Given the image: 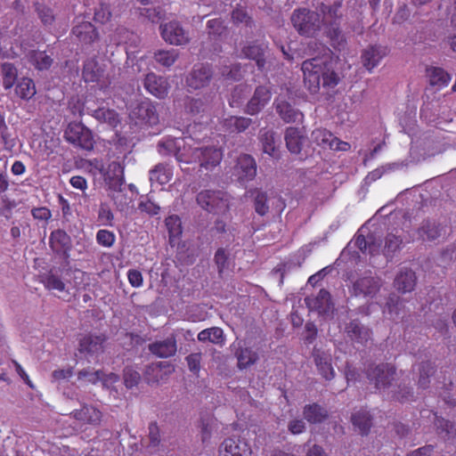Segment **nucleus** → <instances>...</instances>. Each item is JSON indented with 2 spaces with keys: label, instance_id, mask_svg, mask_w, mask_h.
Listing matches in <instances>:
<instances>
[{
  "label": "nucleus",
  "instance_id": "nucleus-1",
  "mask_svg": "<svg viewBox=\"0 0 456 456\" xmlns=\"http://www.w3.org/2000/svg\"><path fill=\"white\" fill-rule=\"evenodd\" d=\"M304 85L311 94H316L321 88L332 89L339 83V77L332 63L327 58L314 57L303 61Z\"/></svg>",
  "mask_w": 456,
  "mask_h": 456
},
{
  "label": "nucleus",
  "instance_id": "nucleus-2",
  "mask_svg": "<svg viewBox=\"0 0 456 456\" xmlns=\"http://www.w3.org/2000/svg\"><path fill=\"white\" fill-rule=\"evenodd\" d=\"M341 7L342 3L340 1L334 2L332 4H322L320 5V12L322 14L321 21L325 28L327 37L330 39L333 45L336 44L340 45L345 42L340 28L342 19Z\"/></svg>",
  "mask_w": 456,
  "mask_h": 456
},
{
  "label": "nucleus",
  "instance_id": "nucleus-3",
  "mask_svg": "<svg viewBox=\"0 0 456 456\" xmlns=\"http://www.w3.org/2000/svg\"><path fill=\"white\" fill-rule=\"evenodd\" d=\"M290 20L297 33L305 37H314L322 28L320 14L308 8L295 9Z\"/></svg>",
  "mask_w": 456,
  "mask_h": 456
},
{
  "label": "nucleus",
  "instance_id": "nucleus-4",
  "mask_svg": "<svg viewBox=\"0 0 456 456\" xmlns=\"http://www.w3.org/2000/svg\"><path fill=\"white\" fill-rule=\"evenodd\" d=\"M198 205L208 213L224 214L229 210L228 195L221 191L204 190L196 196Z\"/></svg>",
  "mask_w": 456,
  "mask_h": 456
},
{
  "label": "nucleus",
  "instance_id": "nucleus-5",
  "mask_svg": "<svg viewBox=\"0 0 456 456\" xmlns=\"http://www.w3.org/2000/svg\"><path fill=\"white\" fill-rule=\"evenodd\" d=\"M91 166L102 176L110 190L120 191L124 182V167L119 162L112 161L105 166L102 160L94 159Z\"/></svg>",
  "mask_w": 456,
  "mask_h": 456
},
{
  "label": "nucleus",
  "instance_id": "nucleus-6",
  "mask_svg": "<svg viewBox=\"0 0 456 456\" xmlns=\"http://www.w3.org/2000/svg\"><path fill=\"white\" fill-rule=\"evenodd\" d=\"M67 142L86 151H91L94 145L92 132L81 122H70L65 132Z\"/></svg>",
  "mask_w": 456,
  "mask_h": 456
},
{
  "label": "nucleus",
  "instance_id": "nucleus-7",
  "mask_svg": "<svg viewBox=\"0 0 456 456\" xmlns=\"http://www.w3.org/2000/svg\"><path fill=\"white\" fill-rule=\"evenodd\" d=\"M396 376V369L390 363L370 364L366 370V377L379 390L388 388Z\"/></svg>",
  "mask_w": 456,
  "mask_h": 456
},
{
  "label": "nucleus",
  "instance_id": "nucleus-8",
  "mask_svg": "<svg viewBox=\"0 0 456 456\" xmlns=\"http://www.w3.org/2000/svg\"><path fill=\"white\" fill-rule=\"evenodd\" d=\"M222 159L223 151L220 148L207 146L193 149L190 160L198 163L200 169L211 171L221 163Z\"/></svg>",
  "mask_w": 456,
  "mask_h": 456
},
{
  "label": "nucleus",
  "instance_id": "nucleus-9",
  "mask_svg": "<svg viewBox=\"0 0 456 456\" xmlns=\"http://www.w3.org/2000/svg\"><path fill=\"white\" fill-rule=\"evenodd\" d=\"M241 55L246 59L254 61L258 70L263 71L270 56V49L267 43L255 40L248 42L242 47Z\"/></svg>",
  "mask_w": 456,
  "mask_h": 456
},
{
  "label": "nucleus",
  "instance_id": "nucleus-10",
  "mask_svg": "<svg viewBox=\"0 0 456 456\" xmlns=\"http://www.w3.org/2000/svg\"><path fill=\"white\" fill-rule=\"evenodd\" d=\"M70 417L81 426L96 428L102 423L103 412L97 405L84 403L79 409L72 411Z\"/></svg>",
  "mask_w": 456,
  "mask_h": 456
},
{
  "label": "nucleus",
  "instance_id": "nucleus-11",
  "mask_svg": "<svg viewBox=\"0 0 456 456\" xmlns=\"http://www.w3.org/2000/svg\"><path fill=\"white\" fill-rule=\"evenodd\" d=\"M219 456H251L252 449L248 442L240 436L225 438L219 446Z\"/></svg>",
  "mask_w": 456,
  "mask_h": 456
},
{
  "label": "nucleus",
  "instance_id": "nucleus-12",
  "mask_svg": "<svg viewBox=\"0 0 456 456\" xmlns=\"http://www.w3.org/2000/svg\"><path fill=\"white\" fill-rule=\"evenodd\" d=\"M49 247L58 256L68 260L72 249V240L62 229H56L50 233Z\"/></svg>",
  "mask_w": 456,
  "mask_h": 456
},
{
  "label": "nucleus",
  "instance_id": "nucleus-13",
  "mask_svg": "<svg viewBox=\"0 0 456 456\" xmlns=\"http://www.w3.org/2000/svg\"><path fill=\"white\" fill-rule=\"evenodd\" d=\"M159 28L162 38L170 45H183L190 41L188 32L177 20L161 24Z\"/></svg>",
  "mask_w": 456,
  "mask_h": 456
},
{
  "label": "nucleus",
  "instance_id": "nucleus-14",
  "mask_svg": "<svg viewBox=\"0 0 456 456\" xmlns=\"http://www.w3.org/2000/svg\"><path fill=\"white\" fill-rule=\"evenodd\" d=\"M233 175L240 183L253 180L256 175V163L249 154L238 157L233 168Z\"/></svg>",
  "mask_w": 456,
  "mask_h": 456
},
{
  "label": "nucleus",
  "instance_id": "nucleus-15",
  "mask_svg": "<svg viewBox=\"0 0 456 456\" xmlns=\"http://www.w3.org/2000/svg\"><path fill=\"white\" fill-rule=\"evenodd\" d=\"M313 140L323 148H330L334 151H346L350 149V144L339 140L332 133L325 128H318L312 133Z\"/></svg>",
  "mask_w": 456,
  "mask_h": 456
},
{
  "label": "nucleus",
  "instance_id": "nucleus-16",
  "mask_svg": "<svg viewBox=\"0 0 456 456\" xmlns=\"http://www.w3.org/2000/svg\"><path fill=\"white\" fill-rule=\"evenodd\" d=\"M131 116L138 119L141 123L149 126H154L159 122V114L156 106L149 99H145L137 103L132 110Z\"/></svg>",
  "mask_w": 456,
  "mask_h": 456
},
{
  "label": "nucleus",
  "instance_id": "nucleus-17",
  "mask_svg": "<svg viewBox=\"0 0 456 456\" xmlns=\"http://www.w3.org/2000/svg\"><path fill=\"white\" fill-rule=\"evenodd\" d=\"M213 76L212 69L208 64H197L186 78L187 86L194 90L207 86Z\"/></svg>",
  "mask_w": 456,
  "mask_h": 456
},
{
  "label": "nucleus",
  "instance_id": "nucleus-18",
  "mask_svg": "<svg viewBox=\"0 0 456 456\" xmlns=\"http://www.w3.org/2000/svg\"><path fill=\"white\" fill-rule=\"evenodd\" d=\"M143 86L148 93L159 99L166 98L170 89L168 79L153 72L145 76Z\"/></svg>",
  "mask_w": 456,
  "mask_h": 456
},
{
  "label": "nucleus",
  "instance_id": "nucleus-19",
  "mask_svg": "<svg viewBox=\"0 0 456 456\" xmlns=\"http://www.w3.org/2000/svg\"><path fill=\"white\" fill-rule=\"evenodd\" d=\"M381 287V280L373 276H363L357 279L353 284L355 296L370 297L376 296Z\"/></svg>",
  "mask_w": 456,
  "mask_h": 456
},
{
  "label": "nucleus",
  "instance_id": "nucleus-20",
  "mask_svg": "<svg viewBox=\"0 0 456 456\" xmlns=\"http://www.w3.org/2000/svg\"><path fill=\"white\" fill-rule=\"evenodd\" d=\"M107 341L105 334H86L79 341V352L91 356L98 355L104 351V344Z\"/></svg>",
  "mask_w": 456,
  "mask_h": 456
},
{
  "label": "nucleus",
  "instance_id": "nucleus-21",
  "mask_svg": "<svg viewBox=\"0 0 456 456\" xmlns=\"http://www.w3.org/2000/svg\"><path fill=\"white\" fill-rule=\"evenodd\" d=\"M71 35L83 45H91L99 38L97 28L93 23L86 20L75 24L71 29Z\"/></svg>",
  "mask_w": 456,
  "mask_h": 456
},
{
  "label": "nucleus",
  "instance_id": "nucleus-22",
  "mask_svg": "<svg viewBox=\"0 0 456 456\" xmlns=\"http://www.w3.org/2000/svg\"><path fill=\"white\" fill-rule=\"evenodd\" d=\"M305 303L307 308L312 312H317L319 314H326L331 307V297L328 290L322 289L315 296L306 297Z\"/></svg>",
  "mask_w": 456,
  "mask_h": 456
},
{
  "label": "nucleus",
  "instance_id": "nucleus-23",
  "mask_svg": "<svg viewBox=\"0 0 456 456\" xmlns=\"http://www.w3.org/2000/svg\"><path fill=\"white\" fill-rule=\"evenodd\" d=\"M271 97L272 94L269 88L264 86H257L255 89L252 98L246 106V113L249 115L257 114L269 102Z\"/></svg>",
  "mask_w": 456,
  "mask_h": 456
},
{
  "label": "nucleus",
  "instance_id": "nucleus-24",
  "mask_svg": "<svg viewBox=\"0 0 456 456\" xmlns=\"http://www.w3.org/2000/svg\"><path fill=\"white\" fill-rule=\"evenodd\" d=\"M416 283V273L411 269L403 267L395 275L393 285L398 292L405 294L413 291Z\"/></svg>",
  "mask_w": 456,
  "mask_h": 456
},
{
  "label": "nucleus",
  "instance_id": "nucleus-25",
  "mask_svg": "<svg viewBox=\"0 0 456 456\" xmlns=\"http://www.w3.org/2000/svg\"><path fill=\"white\" fill-rule=\"evenodd\" d=\"M313 357L319 374L326 380H331L335 377V370L331 363V354L314 348Z\"/></svg>",
  "mask_w": 456,
  "mask_h": 456
},
{
  "label": "nucleus",
  "instance_id": "nucleus-26",
  "mask_svg": "<svg viewBox=\"0 0 456 456\" xmlns=\"http://www.w3.org/2000/svg\"><path fill=\"white\" fill-rule=\"evenodd\" d=\"M184 142L181 138L167 137L158 143L159 152L165 155H174L178 162L190 163L191 160L183 157L181 148Z\"/></svg>",
  "mask_w": 456,
  "mask_h": 456
},
{
  "label": "nucleus",
  "instance_id": "nucleus-27",
  "mask_svg": "<svg viewBox=\"0 0 456 456\" xmlns=\"http://www.w3.org/2000/svg\"><path fill=\"white\" fill-rule=\"evenodd\" d=\"M387 54V48L382 45H370L362 53V61L363 66L371 71L379 65L380 61Z\"/></svg>",
  "mask_w": 456,
  "mask_h": 456
},
{
  "label": "nucleus",
  "instance_id": "nucleus-28",
  "mask_svg": "<svg viewBox=\"0 0 456 456\" xmlns=\"http://www.w3.org/2000/svg\"><path fill=\"white\" fill-rule=\"evenodd\" d=\"M105 69L97 61L96 58H90L85 61L82 69V77L86 83L102 82Z\"/></svg>",
  "mask_w": 456,
  "mask_h": 456
},
{
  "label": "nucleus",
  "instance_id": "nucleus-29",
  "mask_svg": "<svg viewBox=\"0 0 456 456\" xmlns=\"http://www.w3.org/2000/svg\"><path fill=\"white\" fill-rule=\"evenodd\" d=\"M151 353L160 358H167L175 354L177 350L176 339L174 335L162 341L149 345Z\"/></svg>",
  "mask_w": 456,
  "mask_h": 456
},
{
  "label": "nucleus",
  "instance_id": "nucleus-30",
  "mask_svg": "<svg viewBox=\"0 0 456 456\" xmlns=\"http://www.w3.org/2000/svg\"><path fill=\"white\" fill-rule=\"evenodd\" d=\"M274 104L276 112L285 123L302 121L304 118L303 113L295 109L289 102L283 100H276Z\"/></svg>",
  "mask_w": 456,
  "mask_h": 456
},
{
  "label": "nucleus",
  "instance_id": "nucleus-31",
  "mask_svg": "<svg viewBox=\"0 0 456 456\" xmlns=\"http://www.w3.org/2000/svg\"><path fill=\"white\" fill-rule=\"evenodd\" d=\"M303 415L305 419L311 424L322 423L329 417L326 408L316 403L306 404L303 409Z\"/></svg>",
  "mask_w": 456,
  "mask_h": 456
},
{
  "label": "nucleus",
  "instance_id": "nucleus-32",
  "mask_svg": "<svg viewBox=\"0 0 456 456\" xmlns=\"http://www.w3.org/2000/svg\"><path fill=\"white\" fill-rule=\"evenodd\" d=\"M305 136L299 128L289 126L285 132V142L288 150L294 154H298L302 150Z\"/></svg>",
  "mask_w": 456,
  "mask_h": 456
},
{
  "label": "nucleus",
  "instance_id": "nucleus-33",
  "mask_svg": "<svg viewBox=\"0 0 456 456\" xmlns=\"http://www.w3.org/2000/svg\"><path fill=\"white\" fill-rule=\"evenodd\" d=\"M345 331L352 340L361 344L368 341L370 336V330L362 326L358 320H353L346 324Z\"/></svg>",
  "mask_w": 456,
  "mask_h": 456
},
{
  "label": "nucleus",
  "instance_id": "nucleus-34",
  "mask_svg": "<svg viewBox=\"0 0 456 456\" xmlns=\"http://www.w3.org/2000/svg\"><path fill=\"white\" fill-rule=\"evenodd\" d=\"M252 124V119L245 117L231 116L223 122V126L230 134L244 132Z\"/></svg>",
  "mask_w": 456,
  "mask_h": 456
},
{
  "label": "nucleus",
  "instance_id": "nucleus-35",
  "mask_svg": "<svg viewBox=\"0 0 456 456\" xmlns=\"http://www.w3.org/2000/svg\"><path fill=\"white\" fill-rule=\"evenodd\" d=\"M14 92L21 100L28 101L33 98L37 93L36 85L33 79L28 77H22L17 81Z\"/></svg>",
  "mask_w": 456,
  "mask_h": 456
},
{
  "label": "nucleus",
  "instance_id": "nucleus-36",
  "mask_svg": "<svg viewBox=\"0 0 456 456\" xmlns=\"http://www.w3.org/2000/svg\"><path fill=\"white\" fill-rule=\"evenodd\" d=\"M351 421L361 435H367L371 428V416L366 410H360L352 414Z\"/></svg>",
  "mask_w": 456,
  "mask_h": 456
},
{
  "label": "nucleus",
  "instance_id": "nucleus-37",
  "mask_svg": "<svg viewBox=\"0 0 456 456\" xmlns=\"http://www.w3.org/2000/svg\"><path fill=\"white\" fill-rule=\"evenodd\" d=\"M427 74L429 77L430 85L434 86L445 87L452 79L451 75L440 67L427 69Z\"/></svg>",
  "mask_w": 456,
  "mask_h": 456
},
{
  "label": "nucleus",
  "instance_id": "nucleus-38",
  "mask_svg": "<svg viewBox=\"0 0 456 456\" xmlns=\"http://www.w3.org/2000/svg\"><path fill=\"white\" fill-rule=\"evenodd\" d=\"M1 75L3 79V87L4 90H10L16 85L18 79V69L13 63L4 62L1 65Z\"/></svg>",
  "mask_w": 456,
  "mask_h": 456
},
{
  "label": "nucleus",
  "instance_id": "nucleus-39",
  "mask_svg": "<svg viewBox=\"0 0 456 456\" xmlns=\"http://www.w3.org/2000/svg\"><path fill=\"white\" fill-rule=\"evenodd\" d=\"M172 171L170 167L166 165L159 163L150 171V180L155 181L159 184H166L172 179Z\"/></svg>",
  "mask_w": 456,
  "mask_h": 456
},
{
  "label": "nucleus",
  "instance_id": "nucleus-40",
  "mask_svg": "<svg viewBox=\"0 0 456 456\" xmlns=\"http://www.w3.org/2000/svg\"><path fill=\"white\" fill-rule=\"evenodd\" d=\"M93 116L102 123H106L112 127H116L119 123L118 114L108 108H99L94 111Z\"/></svg>",
  "mask_w": 456,
  "mask_h": 456
},
{
  "label": "nucleus",
  "instance_id": "nucleus-41",
  "mask_svg": "<svg viewBox=\"0 0 456 456\" xmlns=\"http://www.w3.org/2000/svg\"><path fill=\"white\" fill-rule=\"evenodd\" d=\"M42 282L45 288L48 290L63 292L66 289L64 281L58 273L53 272V270H50L48 272V273L44 277Z\"/></svg>",
  "mask_w": 456,
  "mask_h": 456
},
{
  "label": "nucleus",
  "instance_id": "nucleus-42",
  "mask_svg": "<svg viewBox=\"0 0 456 456\" xmlns=\"http://www.w3.org/2000/svg\"><path fill=\"white\" fill-rule=\"evenodd\" d=\"M260 141L262 142L265 153L273 158L278 157V149L275 145L274 132L272 130L265 131L261 134Z\"/></svg>",
  "mask_w": 456,
  "mask_h": 456
},
{
  "label": "nucleus",
  "instance_id": "nucleus-43",
  "mask_svg": "<svg viewBox=\"0 0 456 456\" xmlns=\"http://www.w3.org/2000/svg\"><path fill=\"white\" fill-rule=\"evenodd\" d=\"M179 53L177 50H159L154 54L155 61L163 67H171L178 59Z\"/></svg>",
  "mask_w": 456,
  "mask_h": 456
},
{
  "label": "nucleus",
  "instance_id": "nucleus-44",
  "mask_svg": "<svg viewBox=\"0 0 456 456\" xmlns=\"http://www.w3.org/2000/svg\"><path fill=\"white\" fill-rule=\"evenodd\" d=\"M236 357L238 360V367L240 370L249 367L257 360L256 353L248 347L240 348L236 353Z\"/></svg>",
  "mask_w": 456,
  "mask_h": 456
},
{
  "label": "nucleus",
  "instance_id": "nucleus-45",
  "mask_svg": "<svg viewBox=\"0 0 456 456\" xmlns=\"http://www.w3.org/2000/svg\"><path fill=\"white\" fill-rule=\"evenodd\" d=\"M419 377L418 379V386L419 388L426 389L428 387L430 380L429 378L435 372V366L430 361L423 362L419 366Z\"/></svg>",
  "mask_w": 456,
  "mask_h": 456
},
{
  "label": "nucleus",
  "instance_id": "nucleus-46",
  "mask_svg": "<svg viewBox=\"0 0 456 456\" xmlns=\"http://www.w3.org/2000/svg\"><path fill=\"white\" fill-rule=\"evenodd\" d=\"M207 30L210 38L217 39L226 34L227 27L222 19L216 18L208 20Z\"/></svg>",
  "mask_w": 456,
  "mask_h": 456
},
{
  "label": "nucleus",
  "instance_id": "nucleus-47",
  "mask_svg": "<svg viewBox=\"0 0 456 456\" xmlns=\"http://www.w3.org/2000/svg\"><path fill=\"white\" fill-rule=\"evenodd\" d=\"M442 227L435 222L427 221L419 229V234L428 240H435L441 236Z\"/></svg>",
  "mask_w": 456,
  "mask_h": 456
},
{
  "label": "nucleus",
  "instance_id": "nucleus-48",
  "mask_svg": "<svg viewBox=\"0 0 456 456\" xmlns=\"http://www.w3.org/2000/svg\"><path fill=\"white\" fill-rule=\"evenodd\" d=\"M35 10L44 25L51 26L54 23L55 15L53 8L45 4L37 3L35 4Z\"/></svg>",
  "mask_w": 456,
  "mask_h": 456
},
{
  "label": "nucleus",
  "instance_id": "nucleus-49",
  "mask_svg": "<svg viewBox=\"0 0 456 456\" xmlns=\"http://www.w3.org/2000/svg\"><path fill=\"white\" fill-rule=\"evenodd\" d=\"M165 224L169 233L170 240L178 238L183 232L182 222L178 216L172 215L166 218Z\"/></svg>",
  "mask_w": 456,
  "mask_h": 456
},
{
  "label": "nucleus",
  "instance_id": "nucleus-50",
  "mask_svg": "<svg viewBox=\"0 0 456 456\" xmlns=\"http://www.w3.org/2000/svg\"><path fill=\"white\" fill-rule=\"evenodd\" d=\"M0 142L3 144L4 149L12 151L15 146L14 139L11 138L8 126L5 123L4 117L0 113Z\"/></svg>",
  "mask_w": 456,
  "mask_h": 456
},
{
  "label": "nucleus",
  "instance_id": "nucleus-51",
  "mask_svg": "<svg viewBox=\"0 0 456 456\" xmlns=\"http://www.w3.org/2000/svg\"><path fill=\"white\" fill-rule=\"evenodd\" d=\"M78 380H85L87 383L95 385L99 381H105L104 372L101 370H91L89 369H84L77 373Z\"/></svg>",
  "mask_w": 456,
  "mask_h": 456
},
{
  "label": "nucleus",
  "instance_id": "nucleus-52",
  "mask_svg": "<svg viewBox=\"0 0 456 456\" xmlns=\"http://www.w3.org/2000/svg\"><path fill=\"white\" fill-rule=\"evenodd\" d=\"M112 17V12L110 10V5L106 3H101L94 9V20L97 23L106 24L110 21Z\"/></svg>",
  "mask_w": 456,
  "mask_h": 456
},
{
  "label": "nucleus",
  "instance_id": "nucleus-53",
  "mask_svg": "<svg viewBox=\"0 0 456 456\" xmlns=\"http://www.w3.org/2000/svg\"><path fill=\"white\" fill-rule=\"evenodd\" d=\"M402 244L403 240L400 236L388 233L385 239L384 254L387 256H392L395 252L400 249Z\"/></svg>",
  "mask_w": 456,
  "mask_h": 456
},
{
  "label": "nucleus",
  "instance_id": "nucleus-54",
  "mask_svg": "<svg viewBox=\"0 0 456 456\" xmlns=\"http://www.w3.org/2000/svg\"><path fill=\"white\" fill-rule=\"evenodd\" d=\"M114 215L108 203H101L98 210V222L101 225L113 226Z\"/></svg>",
  "mask_w": 456,
  "mask_h": 456
},
{
  "label": "nucleus",
  "instance_id": "nucleus-55",
  "mask_svg": "<svg viewBox=\"0 0 456 456\" xmlns=\"http://www.w3.org/2000/svg\"><path fill=\"white\" fill-rule=\"evenodd\" d=\"M31 58L36 69L39 70L48 69L53 64V59L45 52H35Z\"/></svg>",
  "mask_w": 456,
  "mask_h": 456
},
{
  "label": "nucleus",
  "instance_id": "nucleus-56",
  "mask_svg": "<svg viewBox=\"0 0 456 456\" xmlns=\"http://www.w3.org/2000/svg\"><path fill=\"white\" fill-rule=\"evenodd\" d=\"M214 262L217 267L219 275H222L224 271L228 267L229 253L224 248L216 249L214 256Z\"/></svg>",
  "mask_w": 456,
  "mask_h": 456
},
{
  "label": "nucleus",
  "instance_id": "nucleus-57",
  "mask_svg": "<svg viewBox=\"0 0 456 456\" xmlns=\"http://www.w3.org/2000/svg\"><path fill=\"white\" fill-rule=\"evenodd\" d=\"M255 192V210L258 215L265 216L269 211V206L267 205V195L265 192L260 191L258 190H256Z\"/></svg>",
  "mask_w": 456,
  "mask_h": 456
},
{
  "label": "nucleus",
  "instance_id": "nucleus-58",
  "mask_svg": "<svg viewBox=\"0 0 456 456\" xmlns=\"http://www.w3.org/2000/svg\"><path fill=\"white\" fill-rule=\"evenodd\" d=\"M123 378L124 384L127 388H133L136 387L141 380L140 373L131 367L125 368Z\"/></svg>",
  "mask_w": 456,
  "mask_h": 456
},
{
  "label": "nucleus",
  "instance_id": "nucleus-59",
  "mask_svg": "<svg viewBox=\"0 0 456 456\" xmlns=\"http://www.w3.org/2000/svg\"><path fill=\"white\" fill-rule=\"evenodd\" d=\"M116 240L115 234L109 230H99L96 233V241L99 245L110 248L113 246Z\"/></svg>",
  "mask_w": 456,
  "mask_h": 456
},
{
  "label": "nucleus",
  "instance_id": "nucleus-60",
  "mask_svg": "<svg viewBox=\"0 0 456 456\" xmlns=\"http://www.w3.org/2000/svg\"><path fill=\"white\" fill-rule=\"evenodd\" d=\"M392 398L400 403L411 402L413 400L412 389L408 387H401V386H399L398 391L393 394Z\"/></svg>",
  "mask_w": 456,
  "mask_h": 456
},
{
  "label": "nucleus",
  "instance_id": "nucleus-61",
  "mask_svg": "<svg viewBox=\"0 0 456 456\" xmlns=\"http://www.w3.org/2000/svg\"><path fill=\"white\" fill-rule=\"evenodd\" d=\"M232 19L234 23H245L246 25L252 23L251 17L248 14L247 11L241 7H236L232 12Z\"/></svg>",
  "mask_w": 456,
  "mask_h": 456
},
{
  "label": "nucleus",
  "instance_id": "nucleus-62",
  "mask_svg": "<svg viewBox=\"0 0 456 456\" xmlns=\"http://www.w3.org/2000/svg\"><path fill=\"white\" fill-rule=\"evenodd\" d=\"M436 428L440 431V433H445L446 436L449 435H456V429L454 428V424L446 420L443 418H437L436 416L435 422Z\"/></svg>",
  "mask_w": 456,
  "mask_h": 456
},
{
  "label": "nucleus",
  "instance_id": "nucleus-63",
  "mask_svg": "<svg viewBox=\"0 0 456 456\" xmlns=\"http://www.w3.org/2000/svg\"><path fill=\"white\" fill-rule=\"evenodd\" d=\"M185 110L192 115L199 114L204 110V102L200 99L188 98Z\"/></svg>",
  "mask_w": 456,
  "mask_h": 456
},
{
  "label": "nucleus",
  "instance_id": "nucleus-64",
  "mask_svg": "<svg viewBox=\"0 0 456 456\" xmlns=\"http://www.w3.org/2000/svg\"><path fill=\"white\" fill-rule=\"evenodd\" d=\"M222 75L231 80H240L242 77L241 65L236 63L232 65L230 68H225V70L222 72Z\"/></svg>",
  "mask_w": 456,
  "mask_h": 456
}]
</instances>
